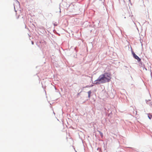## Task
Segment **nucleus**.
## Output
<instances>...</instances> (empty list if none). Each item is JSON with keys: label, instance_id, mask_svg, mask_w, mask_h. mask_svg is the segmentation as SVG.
<instances>
[{"label": "nucleus", "instance_id": "1", "mask_svg": "<svg viewBox=\"0 0 152 152\" xmlns=\"http://www.w3.org/2000/svg\"><path fill=\"white\" fill-rule=\"evenodd\" d=\"M111 74L110 72H105L100 75L95 80V84L97 85L104 83L110 81L111 79Z\"/></svg>", "mask_w": 152, "mask_h": 152}, {"label": "nucleus", "instance_id": "2", "mask_svg": "<svg viewBox=\"0 0 152 152\" xmlns=\"http://www.w3.org/2000/svg\"><path fill=\"white\" fill-rule=\"evenodd\" d=\"M134 57L138 61H141V59L136 55L134 53H132Z\"/></svg>", "mask_w": 152, "mask_h": 152}, {"label": "nucleus", "instance_id": "3", "mask_svg": "<svg viewBox=\"0 0 152 152\" xmlns=\"http://www.w3.org/2000/svg\"><path fill=\"white\" fill-rule=\"evenodd\" d=\"M99 133L100 134V135H101L102 137H103V135L102 132L99 131H98Z\"/></svg>", "mask_w": 152, "mask_h": 152}, {"label": "nucleus", "instance_id": "4", "mask_svg": "<svg viewBox=\"0 0 152 152\" xmlns=\"http://www.w3.org/2000/svg\"><path fill=\"white\" fill-rule=\"evenodd\" d=\"M91 91H90L88 92V97L90 98V97L91 94Z\"/></svg>", "mask_w": 152, "mask_h": 152}, {"label": "nucleus", "instance_id": "5", "mask_svg": "<svg viewBox=\"0 0 152 152\" xmlns=\"http://www.w3.org/2000/svg\"><path fill=\"white\" fill-rule=\"evenodd\" d=\"M148 117H149V118L151 119V118H152V115H148Z\"/></svg>", "mask_w": 152, "mask_h": 152}, {"label": "nucleus", "instance_id": "6", "mask_svg": "<svg viewBox=\"0 0 152 152\" xmlns=\"http://www.w3.org/2000/svg\"><path fill=\"white\" fill-rule=\"evenodd\" d=\"M31 43H32V45H33V44H34V42H32H32H31Z\"/></svg>", "mask_w": 152, "mask_h": 152}, {"label": "nucleus", "instance_id": "7", "mask_svg": "<svg viewBox=\"0 0 152 152\" xmlns=\"http://www.w3.org/2000/svg\"><path fill=\"white\" fill-rule=\"evenodd\" d=\"M129 1L131 3V0H129Z\"/></svg>", "mask_w": 152, "mask_h": 152}]
</instances>
